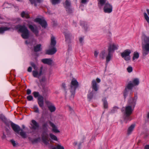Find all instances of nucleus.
<instances>
[{
  "instance_id": "62",
  "label": "nucleus",
  "mask_w": 149,
  "mask_h": 149,
  "mask_svg": "<svg viewBox=\"0 0 149 149\" xmlns=\"http://www.w3.org/2000/svg\"><path fill=\"white\" fill-rule=\"evenodd\" d=\"M26 44H28V43L27 42V41H26Z\"/></svg>"
},
{
  "instance_id": "61",
  "label": "nucleus",
  "mask_w": 149,
  "mask_h": 149,
  "mask_svg": "<svg viewBox=\"0 0 149 149\" xmlns=\"http://www.w3.org/2000/svg\"><path fill=\"white\" fill-rule=\"evenodd\" d=\"M113 109H118V108L116 107H114Z\"/></svg>"
},
{
  "instance_id": "38",
  "label": "nucleus",
  "mask_w": 149,
  "mask_h": 149,
  "mask_svg": "<svg viewBox=\"0 0 149 149\" xmlns=\"http://www.w3.org/2000/svg\"><path fill=\"white\" fill-rule=\"evenodd\" d=\"M127 72L130 73L132 72L133 70L132 68L130 66H129L127 69Z\"/></svg>"
},
{
  "instance_id": "39",
  "label": "nucleus",
  "mask_w": 149,
  "mask_h": 149,
  "mask_svg": "<svg viewBox=\"0 0 149 149\" xmlns=\"http://www.w3.org/2000/svg\"><path fill=\"white\" fill-rule=\"evenodd\" d=\"M93 96V94L92 93V92H91L89 94H88V99H89L90 100L91 99Z\"/></svg>"
},
{
  "instance_id": "56",
  "label": "nucleus",
  "mask_w": 149,
  "mask_h": 149,
  "mask_svg": "<svg viewBox=\"0 0 149 149\" xmlns=\"http://www.w3.org/2000/svg\"><path fill=\"white\" fill-rule=\"evenodd\" d=\"M87 2V0H81V2L82 3H85Z\"/></svg>"
},
{
  "instance_id": "15",
  "label": "nucleus",
  "mask_w": 149,
  "mask_h": 149,
  "mask_svg": "<svg viewBox=\"0 0 149 149\" xmlns=\"http://www.w3.org/2000/svg\"><path fill=\"white\" fill-rule=\"evenodd\" d=\"M49 124L52 127L53 132L55 133H58L60 132V131L58 129L57 127L54 123L51 122H50Z\"/></svg>"
},
{
  "instance_id": "18",
  "label": "nucleus",
  "mask_w": 149,
  "mask_h": 149,
  "mask_svg": "<svg viewBox=\"0 0 149 149\" xmlns=\"http://www.w3.org/2000/svg\"><path fill=\"white\" fill-rule=\"evenodd\" d=\"M42 61L45 64L50 65L52 63V60L50 58H45L42 60Z\"/></svg>"
},
{
  "instance_id": "54",
  "label": "nucleus",
  "mask_w": 149,
  "mask_h": 149,
  "mask_svg": "<svg viewBox=\"0 0 149 149\" xmlns=\"http://www.w3.org/2000/svg\"><path fill=\"white\" fill-rule=\"evenodd\" d=\"M45 103L48 105L51 104V103L48 101H45Z\"/></svg>"
},
{
  "instance_id": "24",
  "label": "nucleus",
  "mask_w": 149,
  "mask_h": 149,
  "mask_svg": "<svg viewBox=\"0 0 149 149\" xmlns=\"http://www.w3.org/2000/svg\"><path fill=\"white\" fill-rule=\"evenodd\" d=\"M139 83V80L138 79H134L132 80V84L134 86L138 85Z\"/></svg>"
},
{
  "instance_id": "32",
  "label": "nucleus",
  "mask_w": 149,
  "mask_h": 149,
  "mask_svg": "<svg viewBox=\"0 0 149 149\" xmlns=\"http://www.w3.org/2000/svg\"><path fill=\"white\" fill-rule=\"evenodd\" d=\"M22 131L23 130L22 129V131H20L21 132L19 133L20 135L23 138H26V133L24 132H23Z\"/></svg>"
},
{
  "instance_id": "11",
  "label": "nucleus",
  "mask_w": 149,
  "mask_h": 149,
  "mask_svg": "<svg viewBox=\"0 0 149 149\" xmlns=\"http://www.w3.org/2000/svg\"><path fill=\"white\" fill-rule=\"evenodd\" d=\"M11 125L13 130L18 134H19V131H22V129H21L20 127L17 125L12 123Z\"/></svg>"
},
{
  "instance_id": "46",
  "label": "nucleus",
  "mask_w": 149,
  "mask_h": 149,
  "mask_svg": "<svg viewBox=\"0 0 149 149\" xmlns=\"http://www.w3.org/2000/svg\"><path fill=\"white\" fill-rule=\"evenodd\" d=\"M57 148L58 149H64V148L61 145H58L57 146Z\"/></svg>"
},
{
  "instance_id": "40",
  "label": "nucleus",
  "mask_w": 149,
  "mask_h": 149,
  "mask_svg": "<svg viewBox=\"0 0 149 149\" xmlns=\"http://www.w3.org/2000/svg\"><path fill=\"white\" fill-rule=\"evenodd\" d=\"M33 95L34 96L35 98L38 97L40 96L39 95V93L38 92H34L33 93Z\"/></svg>"
},
{
  "instance_id": "43",
  "label": "nucleus",
  "mask_w": 149,
  "mask_h": 149,
  "mask_svg": "<svg viewBox=\"0 0 149 149\" xmlns=\"http://www.w3.org/2000/svg\"><path fill=\"white\" fill-rule=\"evenodd\" d=\"M38 104L40 107H42L43 106L44 103L43 101H38Z\"/></svg>"
},
{
  "instance_id": "7",
  "label": "nucleus",
  "mask_w": 149,
  "mask_h": 149,
  "mask_svg": "<svg viewBox=\"0 0 149 149\" xmlns=\"http://www.w3.org/2000/svg\"><path fill=\"white\" fill-rule=\"evenodd\" d=\"M104 11L106 13H111L113 10L112 5L108 2L106 3L104 5Z\"/></svg>"
},
{
  "instance_id": "22",
  "label": "nucleus",
  "mask_w": 149,
  "mask_h": 149,
  "mask_svg": "<svg viewBox=\"0 0 149 149\" xmlns=\"http://www.w3.org/2000/svg\"><path fill=\"white\" fill-rule=\"evenodd\" d=\"M135 126V125L134 124H132L129 127L127 130V133L128 134H130L132 133Z\"/></svg>"
},
{
  "instance_id": "12",
  "label": "nucleus",
  "mask_w": 149,
  "mask_h": 149,
  "mask_svg": "<svg viewBox=\"0 0 149 149\" xmlns=\"http://www.w3.org/2000/svg\"><path fill=\"white\" fill-rule=\"evenodd\" d=\"M57 51L55 47H52L50 46L49 49L46 51V54L49 55H52L54 54Z\"/></svg>"
},
{
  "instance_id": "10",
  "label": "nucleus",
  "mask_w": 149,
  "mask_h": 149,
  "mask_svg": "<svg viewBox=\"0 0 149 149\" xmlns=\"http://www.w3.org/2000/svg\"><path fill=\"white\" fill-rule=\"evenodd\" d=\"M42 141L46 145L49 144V140L48 139V135L46 132H44L42 133Z\"/></svg>"
},
{
  "instance_id": "41",
  "label": "nucleus",
  "mask_w": 149,
  "mask_h": 149,
  "mask_svg": "<svg viewBox=\"0 0 149 149\" xmlns=\"http://www.w3.org/2000/svg\"><path fill=\"white\" fill-rule=\"evenodd\" d=\"M38 101H43V97L42 96L40 95L38 98Z\"/></svg>"
},
{
  "instance_id": "29",
  "label": "nucleus",
  "mask_w": 149,
  "mask_h": 149,
  "mask_svg": "<svg viewBox=\"0 0 149 149\" xmlns=\"http://www.w3.org/2000/svg\"><path fill=\"white\" fill-rule=\"evenodd\" d=\"M41 45L39 44L37 45L35 47L34 50L35 52L39 51L41 50Z\"/></svg>"
},
{
  "instance_id": "19",
  "label": "nucleus",
  "mask_w": 149,
  "mask_h": 149,
  "mask_svg": "<svg viewBox=\"0 0 149 149\" xmlns=\"http://www.w3.org/2000/svg\"><path fill=\"white\" fill-rule=\"evenodd\" d=\"M51 42L50 46L52 47H55L56 43V41L55 37L53 35L51 36Z\"/></svg>"
},
{
  "instance_id": "58",
  "label": "nucleus",
  "mask_w": 149,
  "mask_h": 149,
  "mask_svg": "<svg viewBox=\"0 0 149 149\" xmlns=\"http://www.w3.org/2000/svg\"><path fill=\"white\" fill-rule=\"evenodd\" d=\"M52 149H58L57 148V146L56 147H53Z\"/></svg>"
},
{
  "instance_id": "8",
  "label": "nucleus",
  "mask_w": 149,
  "mask_h": 149,
  "mask_svg": "<svg viewBox=\"0 0 149 149\" xmlns=\"http://www.w3.org/2000/svg\"><path fill=\"white\" fill-rule=\"evenodd\" d=\"M34 21L38 23L43 28H45L47 26V22L44 18H36L34 20Z\"/></svg>"
},
{
  "instance_id": "28",
  "label": "nucleus",
  "mask_w": 149,
  "mask_h": 149,
  "mask_svg": "<svg viewBox=\"0 0 149 149\" xmlns=\"http://www.w3.org/2000/svg\"><path fill=\"white\" fill-rule=\"evenodd\" d=\"M134 86L133 85L132 83L131 82H130L128 83L125 88H127V89L128 90H130Z\"/></svg>"
},
{
  "instance_id": "49",
  "label": "nucleus",
  "mask_w": 149,
  "mask_h": 149,
  "mask_svg": "<svg viewBox=\"0 0 149 149\" xmlns=\"http://www.w3.org/2000/svg\"><path fill=\"white\" fill-rule=\"evenodd\" d=\"M84 40V38L81 37L79 38V41L80 43H82Z\"/></svg>"
},
{
  "instance_id": "27",
  "label": "nucleus",
  "mask_w": 149,
  "mask_h": 149,
  "mask_svg": "<svg viewBox=\"0 0 149 149\" xmlns=\"http://www.w3.org/2000/svg\"><path fill=\"white\" fill-rule=\"evenodd\" d=\"M48 108L50 111L52 112L56 110V108L54 105L51 104L48 106Z\"/></svg>"
},
{
  "instance_id": "51",
  "label": "nucleus",
  "mask_w": 149,
  "mask_h": 149,
  "mask_svg": "<svg viewBox=\"0 0 149 149\" xmlns=\"http://www.w3.org/2000/svg\"><path fill=\"white\" fill-rule=\"evenodd\" d=\"M144 149H149V145H147L144 147Z\"/></svg>"
},
{
  "instance_id": "1",
  "label": "nucleus",
  "mask_w": 149,
  "mask_h": 149,
  "mask_svg": "<svg viewBox=\"0 0 149 149\" xmlns=\"http://www.w3.org/2000/svg\"><path fill=\"white\" fill-rule=\"evenodd\" d=\"M118 45L113 42H110L109 44L107 53L106 51H103L100 53V56L102 58L106 57V63H108L112 59L113 56V53L114 50L118 49Z\"/></svg>"
},
{
  "instance_id": "57",
  "label": "nucleus",
  "mask_w": 149,
  "mask_h": 149,
  "mask_svg": "<svg viewBox=\"0 0 149 149\" xmlns=\"http://www.w3.org/2000/svg\"><path fill=\"white\" fill-rule=\"evenodd\" d=\"M45 78H43L42 79L40 80V81H45Z\"/></svg>"
},
{
  "instance_id": "9",
  "label": "nucleus",
  "mask_w": 149,
  "mask_h": 149,
  "mask_svg": "<svg viewBox=\"0 0 149 149\" xmlns=\"http://www.w3.org/2000/svg\"><path fill=\"white\" fill-rule=\"evenodd\" d=\"M42 67H41L39 71L36 70L33 71L32 74L33 76L35 77H37L39 78L40 76L42 74Z\"/></svg>"
},
{
  "instance_id": "21",
  "label": "nucleus",
  "mask_w": 149,
  "mask_h": 149,
  "mask_svg": "<svg viewBox=\"0 0 149 149\" xmlns=\"http://www.w3.org/2000/svg\"><path fill=\"white\" fill-rule=\"evenodd\" d=\"M11 28L10 27H0V33H3L4 31H8Z\"/></svg>"
},
{
  "instance_id": "2",
  "label": "nucleus",
  "mask_w": 149,
  "mask_h": 149,
  "mask_svg": "<svg viewBox=\"0 0 149 149\" xmlns=\"http://www.w3.org/2000/svg\"><path fill=\"white\" fill-rule=\"evenodd\" d=\"M136 98H131L128 101V103L125 108H122V110L124 111V113L126 115L125 120L127 122V120H131L130 116L132 113L133 111L136 102Z\"/></svg>"
},
{
  "instance_id": "20",
  "label": "nucleus",
  "mask_w": 149,
  "mask_h": 149,
  "mask_svg": "<svg viewBox=\"0 0 149 149\" xmlns=\"http://www.w3.org/2000/svg\"><path fill=\"white\" fill-rule=\"evenodd\" d=\"M98 3V5L99 7H100L103 6L107 3V0H97Z\"/></svg>"
},
{
  "instance_id": "50",
  "label": "nucleus",
  "mask_w": 149,
  "mask_h": 149,
  "mask_svg": "<svg viewBox=\"0 0 149 149\" xmlns=\"http://www.w3.org/2000/svg\"><path fill=\"white\" fill-rule=\"evenodd\" d=\"M62 88L64 89H65V88H66V85H65V83H63L62 85Z\"/></svg>"
},
{
  "instance_id": "36",
  "label": "nucleus",
  "mask_w": 149,
  "mask_h": 149,
  "mask_svg": "<svg viewBox=\"0 0 149 149\" xmlns=\"http://www.w3.org/2000/svg\"><path fill=\"white\" fill-rule=\"evenodd\" d=\"M33 109H34L35 112L37 113H39L38 108L36 106H34L33 107Z\"/></svg>"
},
{
  "instance_id": "55",
  "label": "nucleus",
  "mask_w": 149,
  "mask_h": 149,
  "mask_svg": "<svg viewBox=\"0 0 149 149\" xmlns=\"http://www.w3.org/2000/svg\"><path fill=\"white\" fill-rule=\"evenodd\" d=\"M96 80L97 83H100L101 81L100 79L98 78H97L96 79Z\"/></svg>"
},
{
  "instance_id": "47",
  "label": "nucleus",
  "mask_w": 149,
  "mask_h": 149,
  "mask_svg": "<svg viewBox=\"0 0 149 149\" xmlns=\"http://www.w3.org/2000/svg\"><path fill=\"white\" fill-rule=\"evenodd\" d=\"M31 65L32 67L34 68V69H36V66L35 64L33 63H31Z\"/></svg>"
},
{
  "instance_id": "25",
  "label": "nucleus",
  "mask_w": 149,
  "mask_h": 149,
  "mask_svg": "<svg viewBox=\"0 0 149 149\" xmlns=\"http://www.w3.org/2000/svg\"><path fill=\"white\" fill-rule=\"evenodd\" d=\"M102 101L103 102V105L104 108L107 109L108 108V104L105 98H103L102 99Z\"/></svg>"
},
{
  "instance_id": "14",
  "label": "nucleus",
  "mask_w": 149,
  "mask_h": 149,
  "mask_svg": "<svg viewBox=\"0 0 149 149\" xmlns=\"http://www.w3.org/2000/svg\"><path fill=\"white\" fill-rule=\"evenodd\" d=\"M29 27L31 31L33 32L36 36L38 35V31L36 26L35 25L33 26L31 25H29Z\"/></svg>"
},
{
  "instance_id": "3",
  "label": "nucleus",
  "mask_w": 149,
  "mask_h": 149,
  "mask_svg": "<svg viewBox=\"0 0 149 149\" xmlns=\"http://www.w3.org/2000/svg\"><path fill=\"white\" fill-rule=\"evenodd\" d=\"M143 38L144 41L142 44V53L143 55H146L149 53V36H144Z\"/></svg>"
},
{
  "instance_id": "64",
  "label": "nucleus",
  "mask_w": 149,
  "mask_h": 149,
  "mask_svg": "<svg viewBox=\"0 0 149 149\" xmlns=\"http://www.w3.org/2000/svg\"><path fill=\"white\" fill-rule=\"evenodd\" d=\"M65 38H67V36H66L65 35Z\"/></svg>"
},
{
  "instance_id": "4",
  "label": "nucleus",
  "mask_w": 149,
  "mask_h": 149,
  "mask_svg": "<svg viewBox=\"0 0 149 149\" xmlns=\"http://www.w3.org/2000/svg\"><path fill=\"white\" fill-rule=\"evenodd\" d=\"M15 29H18V32L22 33V36L24 39H27L29 36V32L25 25H18L15 27Z\"/></svg>"
},
{
  "instance_id": "31",
  "label": "nucleus",
  "mask_w": 149,
  "mask_h": 149,
  "mask_svg": "<svg viewBox=\"0 0 149 149\" xmlns=\"http://www.w3.org/2000/svg\"><path fill=\"white\" fill-rule=\"evenodd\" d=\"M50 137L53 140H54L55 141H57L58 140L57 138V137L54 135L52 134H50Z\"/></svg>"
},
{
  "instance_id": "48",
  "label": "nucleus",
  "mask_w": 149,
  "mask_h": 149,
  "mask_svg": "<svg viewBox=\"0 0 149 149\" xmlns=\"http://www.w3.org/2000/svg\"><path fill=\"white\" fill-rule=\"evenodd\" d=\"M31 93V91L29 89H28L27 90V95H29Z\"/></svg>"
},
{
  "instance_id": "16",
  "label": "nucleus",
  "mask_w": 149,
  "mask_h": 149,
  "mask_svg": "<svg viewBox=\"0 0 149 149\" xmlns=\"http://www.w3.org/2000/svg\"><path fill=\"white\" fill-rule=\"evenodd\" d=\"M70 2L69 0H66L64 4L65 7L66 8V10L69 12V7L70 6Z\"/></svg>"
},
{
  "instance_id": "6",
  "label": "nucleus",
  "mask_w": 149,
  "mask_h": 149,
  "mask_svg": "<svg viewBox=\"0 0 149 149\" xmlns=\"http://www.w3.org/2000/svg\"><path fill=\"white\" fill-rule=\"evenodd\" d=\"M132 52V50L130 49H127L121 53V56L125 60L128 61L130 59V54Z\"/></svg>"
},
{
  "instance_id": "45",
  "label": "nucleus",
  "mask_w": 149,
  "mask_h": 149,
  "mask_svg": "<svg viewBox=\"0 0 149 149\" xmlns=\"http://www.w3.org/2000/svg\"><path fill=\"white\" fill-rule=\"evenodd\" d=\"M99 54V52L97 50H95V51L94 52V56L95 57H97V56Z\"/></svg>"
},
{
  "instance_id": "5",
  "label": "nucleus",
  "mask_w": 149,
  "mask_h": 149,
  "mask_svg": "<svg viewBox=\"0 0 149 149\" xmlns=\"http://www.w3.org/2000/svg\"><path fill=\"white\" fill-rule=\"evenodd\" d=\"M79 86V83L77 79L73 78L70 83V91L72 94V96L74 97L75 93V90Z\"/></svg>"
},
{
  "instance_id": "37",
  "label": "nucleus",
  "mask_w": 149,
  "mask_h": 149,
  "mask_svg": "<svg viewBox=\"0 0 149 149\" xmlns=\"http://www.w3.org/2000/svg\"><path fill=\"white\" fill-rule=\"evenodd\" d=\"M128 90L127 89V88H125L124 92L123 93L124 96L125 98L127 96L128 94Z\"/></svg>"
},
{
  "instance_id": "34",
  "label": "nucleus",
  "mask_w": 149,
  "mask_h": 149,
  "mask_svg": "<svg viewBox=\"0 0 149 149\" xmlns=\"http://www.w3.org/2000/svg\"><path fill=\"white\" fill-rule=\"evenodd\" d=\"M11 5L7 2L3 4L4 8H9L10 7Z\"/></svg>"
},
{
  "instance_id": "52",
  "label": "nucleus",
  "mask_w": 149,
  "mask_h": 149,
  "mask_svg": "<svg viewBox=\"0 0 149 149\" xmlns=\"http://www.w3.org/2000/svg\"><path fill=\"white\" fill-rule=\"evenodd\" d=\"M0 118L2 119H4L5 118V116L2 114H0Z\"/></svg>"
},
{
  "instance_id": "30",
  "label": "nucleus",
  "mask_w": 149,
  "mask_h": 149,
  "mask_svg": "<svg viewBox=\"0 0 149 149\" xmlns=\"http://www.w3.org/2000/svg\"><path fill=\"white\" fill-rule=\"evenodd\" d=\"M21 16L22 17H25L26 18H28L29 17V14L24 12H23L22 13Z\"/></svg>"
},
{
  "instance_id": "13",
  "label": "nucleus",
  "mask_w": 149,
  "mask_h": 149,
  "mask_svg": "<svg viewBox=\"0 0 149 149\" xmlns=\"http://www.w3.org/2000/svg\"><path fill=\"white\" fill-rule=\"evenodd\" d=\"M92 88L93 90L97 91L99 88V85L97 84L95 80H93L92 81Z\"/></svg>"
},
{
  "instance_id": "33",
  "label": "nucleus",
  "mask_w": 149,
  "mask_h": 149,
  "mask_svg": "<svg viewBox=\"0 0 149 149\" xmlns=\"http://www.w3.org/2000/svg\"><path fill=\"white\" fill-rule=\"evenodd\" d=\"M144 16L145 19H146L147 22L149 23V17L146 13H144Z\"/></svg>"
},
{
  "instance_id": "44",
  "label": "nucleus",
  "mask_w": 149,
  "mask_h": 149,
  "mask_svg": "<svg viewBox=\"0 0 149 149\" xmlns=\"http://www.w3.org/2000/svg\"><path fill=\"white\" fill-rule=\"evenodd\" d=\"M10 142L12 145H13V146L15 147L16 146L17 144L15 143V141L13 140H12L10 141Z\"/></svg>"
},
{
  "instance_id": "60",
  "label": "nucleus",
  "mask_w": 149,
  "mask_h": 149,
  "mask_svg": "<svg viewBox=\"0 0 149 149\" xmlns=\"http://www.w3.org/2000/svg\"><path fill=\"white\" fill-rule=\"evenodd\" d=\"M147 117L148 118H149V112L148 113L147 115Z\"/></svg>"
},
{
  "instance_id": "23",
  "label": "nucleus",
  "mask_w": 149,
  "mask_h": 149,
  "mask_svg": "<svg viewBox=\"0 0 149 149\" xmlns=\"http://www.w3.org/2000/svg\"><path fill=\"white\" fill-rule=\"evenodd\" d=\"M139 57V53L136 52H134V53L133 56L132 57V60L135 61L136 59H137Z\"/></svg>"
},
{
  "instance_id": "35",
  "label": "nucleus",
  "mask_w": 149,
  "mask_h": 149,
  "mask_svg": "<svg viewBox=\"0 0 149 149\" xmlns=\"http://www.w3.org/2000/svg\"><path fill=\"white\" fill-rule=\"evenodd\" d=\"M51 1L52 4L55 5L59 3L60 0H51Z\"/></svg>"
},
{
  "instance_id": "63",
  "label": "nucleus",
  "mask_w": 149,
  "mask_h": 149,
  "mask_svg": "<svg viewBox=\"0 0 149 149\" xmlns=\"http://www.w3.org/2000/svg\"><path fill=\"white\" fill-rule=\"evenodd\" d=\"M22 127H23V129H24V127H25L24 126V125H23L22 126Z\"/></svg>"
},
{
  "instance_id": "59",
  "label": "nucleus",
  "mask_w": 149,
  "mask_h": 149,
  "mask_svg": "<svg viewBox=\"0 0 149 149\" xmlns=\"http://www.w3.org/2000/svg\"><path fill=\"white\" fill-rule=\"evenodd\" d=\"M146 11H147L148 14L149 15V9H147Z\"/></svg>"
},
{
  "instance_id": "42",
  "label": "nucleus",
  "mask_w": 149,
  "mask_h": 149,
  "mask_svg": "<svg viewBox=\"0 0 149 149\" xmlns=\"http://www.w3.org/2000/svg\"><path fill=\"white\" fill-rule=\"evenodd\" d=\"M27 99L29 101H31L33 100V97L32 95H29L27 97Z\"/></svg>"
},
{
  "instance_id": "17",
  "label": "nucleus",
  "mask_w": 149,
  "mask_h": 149,
  "mask_svg": "<svg viewBox=\"0 0 149 149\" xmlns=\"http://www.w3.org/2000/svg\"><path fill=\"white\" fill-rule=\"evenodd\" d=\"M31 122V125L33 129H36L38 127L39 125L35 120H32Z\"/></svg>"
},
{
  "instance_id": "53",
  "label": "nucleus",
  "mask_w": 149,
  "mask_h": 149,
  "mask_svg": "<svg viewBox=\"0 0 149 149\" xmlns=\"http://www.w3.org/2000/svg\"><path fill=\"white\" fill-rule=\"evenodd\" d=\"M27 70H28V71L29 72H31L32 71V68L31 67H29L28 68Z\"/></svg>"
},
{
  "instance_id": "26",
  "label": "nucleus",
  "mask_w": 149,
  "mask_h": 149,
  "mask_svg": "<svg viewBox=\"0 0 149 149\" xmlns=\"http://www.w3.org/2000/svg\"><path fill=\"white\" fill-rule=\"evenodd\" d=\"M30 2L32 4H34V6H37V3H40L42 1V0H29Z\"/></svg>"
}]
</instances>
